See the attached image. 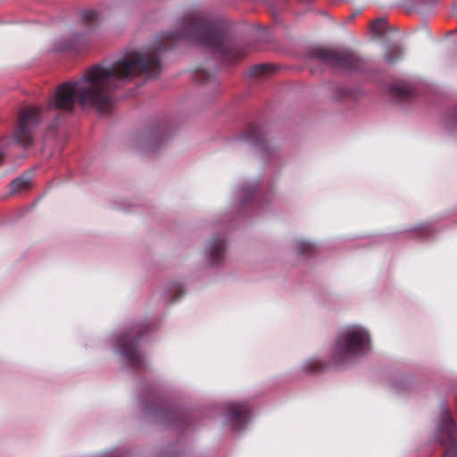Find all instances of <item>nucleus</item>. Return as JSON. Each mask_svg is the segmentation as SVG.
Instances as JSON below:
<instances>
[{"instance_id": "8", "label": "nucleus", "mask_w": 457, "mask_h": 457, "mask_svg": "<svg viewBox=\"0 0 457 457\" xmlns=\"http://www.w3.org/2000/svg\"><path fill=\"white\" fill-rule=\"evenodd\" d=\"M225 243L221 239L212 240L209 246V253L213 263L218 262L223 255Z\"/></svg>"}, {"instance_id": "12", "label": "nucleus", "mask_w": 457, "mask_h": 457, "mask_svg": "<svg viewBox=\"0 0 457 457\" xmlns=\"http://www.w3.org/2000/svg\"><path fill=\"white\" fill-rule=\"evenodd\" d=\"M313 248H314V245L312 243L307 242V241L301 240L296 243V249L299 253H307L312 251Z\"/></svg>"}, {"instance_id": "9", "label": "nucleus", "mask_w": 457, "mask_h": 457, "mask_svg": "<svg viewBox=\"0 0 457 457\" xmlns=\"http://www.w3.org/2000/svg\"><path fill=\"white\" fill-rule=\"evenodd\" d=\"M29 185H30V179H29V176L22 175V176L13 179L10 184V187H11L12 192H18L20 190L28 188L29 187Z\"/></svg>"}, {"instance_id": "11", "label": "nucleus", "mask_w": 457, "mask_h": 457, "mask_svg": "<svg viewBox=\"0 0 457 457\" xmlns=\"http://www.w3.org/2000/svg\"><path fill=\"white\" fill-rule=\"evenodd\" d=\"M402 55H403L402 48L400 46H394V47H392L390 52L386 54L385 60L389 63H393L397 59H399Z\"/></svg>"}, {"instance_id": "16", "label": "nucleus", "mask_w": 457, "mask_h": 457, "mask_svg": "<svg viewBox=\"0 0 457 457\" xmlns=\"http://www.w3.org/2000/svg\"><path fill=\"white\" fill-rule=\"evenodd\" d=\"M2 162H3V154L0 153V164L2 163Z\"/></svg>"}, {"instance_id": "4", "label": "nucleus", "mask_w": 457, "mask_h": 457, "mask_svg": "<svg viewBox=\"0 0 457 457\" xmlns=\"http://www.w3.org/2000/svg\"><path fill=\"white\" fill-rule=\"evenodd\" d=\"M41 110L37 107H27L20 114L19 124L14 132L15 140L28 145L32 141V130L41 120Z\"/></svg>"}, {"instance_id": "6", "label": "nucleus", "mask_w": 457, "mask_h": 457, "mask_svg": "<svg viewBox=\"0 0 457 457\" xmlns=\"http://www.w3.org/2000/svg\"><path fill=\"white\" fill-rule=\"evenodd\" d=\"M228 418L235 423V427L239 429L247 420V408L245 403H233L228 405Z\"/></svg>"}, {"instance_id": "14", "label": "nucleus", "mask_w": 457, "mask_h": 457, "mask_svg": "<svg viewBox=\"0 0 457 457\" xmlns=\"http://www.w3.org/2000/svg\"><path fill=\"white\" fill-rule=\"evenodd\" d=\"M265 69V67L263 65H261V66H257L254 68L255 71L257 73H262V71Z\"/></svg>"}, {"instance_id": "17", "label": "nucleus", "mask_w": 457, "mask_h": 457, "mask_svg": "<svg viewBox=\"0 0 457 457\" xmlns=\"http://www.w3.org/2000/svg\"><path fill=\"white\" fill-rule=\"evenodd\" d=\"M405 89L401 90L399 93H404Z\"/></svg>"}, {"instance_id": "5", "label": "nucleus", "mask_w": 457, "mask_h": 457, "mask_svg": "<svg viewBox=\"0 0 457 457\" xmlns=\"http://www.w3.org/2000/svg\"><path fill=\"white\" fill-rule=\"evenodd\" d=\"M440 432L441 442L445 446V457H457V428L447 413L444 415Z\"/></svg>"}, {"instance_id": "3", "label": "nucleus", "mask_w": 457, "mask_h": 457, "mask_svg": "<svg viewBox=\"0 0 457 457\" xmlns=\"http://www.w3.org/2000/svg\"><path fill=\"white\" fill-rule=\"evenodd\" d=\"M312 55L336 68L353 70L359 64V58L351 51H335L326 48H317Z\"/></svg>"}, {"instance_id": "10", "label": "nucleus", "mask_w": 457, "mask_h": 457, "mask_svg": "<svg viewBox=\"0 0 457 457\" xmlns=\"http://www.w3.org/2000/svg\"><path fill=\"white\" fill-rule=\"evenodd\" d=\"M80 18L84 22L94 23L99 21V13L93 9H87L80 12Z\"/></svg>"}, {"instance_id": "13", "label": "nucleus", "mask_w": 457, "mask_h": 457, "mask_svg": "<svg viewBox=\"0 0 457 457\" xmlns=\"http://www.w3.org/2000/svg\"><path fill=\"white\" fill-rule=\"evenodd\" d=\"M386 21L384 19H378L371 24V29L376 34L382 33V28L385 25Z\"/></svg>"}, {"instance_id": "15", "label": "nucleus", "mask_w": 457, "mask_h": 457, "mask_svg": "<svg viewBox=\"0 0 457 457\" xmlns=\"http://www.w3.org/2000/svg\"><path fill=\"white\" fill-rule=\"evenodd\" d=\"M453 125L457 128V115L453 118Z\"/></svg>"}, {"instance_id": "1", "label": "nucleus", "mask_w": 457, "mask_h": 457, "mask_svg": "<svg viewBox=\"0 0 457 457\" xmlns=\"http://www.w3.org/2000/svg\"><path fill=\"white\" fill-rule=\"evenodd\" d=\"M185 39L213 51L228 54L226 37L221 28L198 11L185 14L179 31L169 33L145 53L131 51L111 65L96 64L75 81L61 84L49 99L48 110L71 112L75 102L83 108L105 112L112 104L111 91L120 82L139 74L154 77L161 71L159 54L170 47L168 43Z\"/></svg>"}, {"instance_id": "7", "label": "nucleus", "mask_w": 457, "mask_h": 457, "mask_svg": "<svg viewBox=\"0 0 457 457\" xmlns=\"http://www.w3.org/2000/svg\"><path fill=\"white\" fill-rule=\"evenodd\" d=\"M122 354L131 366H139L142 363V357L138 353L134 342L122 346Z\"/></svg>"}, {"instance_id": "2", "label": "nucleus", "mask_w": 457, "mask_h": 457, "mask_svg": "<svg viewBox=\"0 0 457 457\" xmlns=\"http://www.w3.org/2000/svg\"><path fill=\"white\" fill-rule=\"evenodd\" d=\"M370 345L368 332L361 327H350L342 330L332 350V361L342 364L353 356L362 354Z\"/></svg>"}]
</instances>
